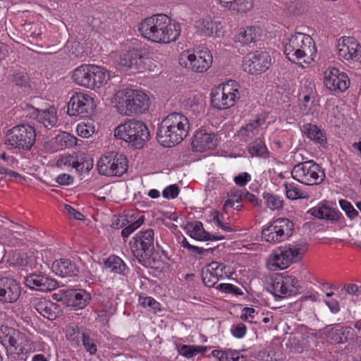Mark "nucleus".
I'll return each instance as SVG.
<instances>
[{
	"label": "nucleus",
	"mask_w": 361,
	"mask_h": 361,
	"mask_svg": "<svg viewBox=\"0 0 361 361\" xmlns=\"http://www.w3.org/2000/svg\"><path fill=\"white\" fill-rule=\"evenodd\" d=\"M61 312V309L59 305L51 301V305H47V308L40 314L49 320L53 321L56 319Z\"/></svg>",
	"instance_id": "46"
},
{
	"label": "nucleus",
	"mask_w": 361,
	"mask_h": 361,
	"mask_svg": "<svg viewBox=\"0 0 361 361\" xmlns=\"http://www.w3.org/2000/svg\"><path fill=\"white\" fill-rule=\"evenodd\" d=\"M23 338V334L13 328L7 326L0 327V343L8 355H20L23 353V348L19 343Z\"/></svg>",
	"instance_id": "15"
},
{
	"label": "nucleus",
	"mask_w": 361,
	"mask_h": 361,
	"mask_svg": "<svg viewBox=\"0 0 361 361\" xmlns=\"http://www.w3.org/2000/svg\"><path fill=\"white\" fill-rule=\"evenodd\" d=\"M196 23L201 35L205 37H211L214 33H217L221 25L220 23L213 20L210 17L202 18Z\"/></svg>",
	"instance_id": "34"
},
{
	"label": "nucleus",
	"mask_w": 361,
	"mask_h": 361,
	"mask_svg": "<svg viewBox=\"0 0 361 361\" xmlns=\"http://www.w3.org/2000/svg\"><path fill=\"white\" fill-rule=\"evenodd\" d=\"M309 213L313 216L326 219L331 221H336L339 219V212L324 204H319L318 207H312Z\"/></svg>",
	"instance_id": "32"
},
{
	"label": "nucleus",
	"mask_w": 361,
	"mask_h": 361,
	"mask_svg": "<svg viewBox=\"0 0 361 361\" xmlns=\"http://www.w3.org/2000/svg\"><path fill=\"white\" fill-rule=\"evenodd\" d=\"M326 334L327 338L336 343H344L348 340H355L357 338L353 329L350 326H344L341 324H334L326 327Z\"/></svg>",
	"instance_id": "22"
},
{
	"label": "nucleus",
	"mask_w": 361,
	"mask_h": 361,
	"mask_svg": "<svg viewBox=\"0 0 361 361\" xmlns=\"http://www.w3.org/2000/svg\"><path fill=\"white\" fill-rule=\"evenodd\" d=\"M81 341L85 350L90 355H94L97 352V347L94 341L90 336L89 332L83 331L81 333Z\"/></svg>",
	"instance_id": "41"
},
{
	"label": "nucleus",
	"mask_w": 361,
	"mask_h": 361,
	"mask_svg": "<svg viewBox=\"0 0 361 361\" xmlns=\"http://www.w3.org/2000/svg\"><path fill=\"white\" fill-rule=\"evenodd\" d=\"M126 157L116 152H111L102 156L97 162L98 171L106 176H121L128 170Z\"/></svg>",
	"instance_id": "11"
},
{
	"label": "nucleus",
	"mask_w": 361,
	"mask_h": 361,
	"mask_svg": "<svg viewBox=\"0 0 361 361\" xmlns=\"http://www.w3.org/2000/svg\"><path fill=\"white\" fill-rule=\"evenodd\" d=\"M47 305H51V301L45 298L36 299L34 301L35 309L39 314L42 313L46 307L47 308Z\"/></svg>",
	"instance_id": "61"
},
{
	"label": "nucleus",
	"mask_w": 361,
	"mask_h": 361,
	"mask_svg": "<svg viewBox=\"0 0 361 361\" xmlns=\"http://www.w3.org/2000/svg\"><path fill=\"white\" fill-rule=\"evenodd\" d=\"M20 295V288L16 280L0 278V301L7 303L16 302Z\"/></svg>",
	"instance_id": "21"
},
{
	"label": "nucleus",
	"mask_w": 361,
	"mask_h": 361,
	"mask_svg": "<svg viewBox=\"0 0 361 361\" xmlns=\"http://www.w3.org/2000/svg\"><path fill=\"white\" fill-rule=\"evenodd\" d=\"M202 279L204 284L207 287H213L219 281L218 273H215L204 269L202 271Z\"/></svg>",
	"instance_id": "45"
},
{
	"label": "nucleus",
	"mask_w": 361,
	"mask_h": 361,
	"mask_svg": "<svg viewBox=\"0 0 361 361\" xmlns=\"http://www.w3.org/2000/svg\"><path fill=\"white\" fill-rule=\"evenodd\" d=\"M51 269L62 278L77 276L80 272V267L77 263L69 259L54 261L52 263Z\"/></svg>",
	"instance_id": "25"
},
{
	"label": "nucleus",
	"mask_w": 361,
	"mask_h": 361,
	"mask_svg": "<svg viewBox=\"0 0 361 361\" xmlns=\"http://www.w3.org/2000/svg\"><path fill=\"white\" fill-rule=\"evenodd\" d=\"M92 89L99 88L110 78L109 73L104 68L92 65Z\"/></svg>",
	"instance_id": "35"
},
{
	"label": "nucleus",
	"mask_w": 361,
	"mask_h": 361,
	"mask_svg": "<svg viewBox=\"0 0 361 361\" xmlns=\"http://www.w3.org/2000/svg\"><path fill=\"white\" fill-rule=\"evenodd\" d=\"M11 82L17 87L27 91L30 89V77L25 72L16 71L12 75Z\"/></svg>",
	"instance_id": "39"
},
{
	"label": "nucleus",
	"mask_w": 361,
	"mask_h": 361,
	"mask_svg": "<svg viewBox=\"0 0 361 361\" xmlns=\"http://www.w3.org/2000/svg\"><path fill=\"white\" fill-rule=\"evenodd\" d=\"M265 203L270 209L276 210L281 209L283 206V200L276 195L265 192L262 195Z\"/></svg>",
	"instance_id": "40"
},
{
	"label": "nucleus",
	"mask_w": 361,
	"mask_h": 361,
	"mask_svg": "<svg viewBox=\"0 0 361 361\" xmlns=\"http://www.w3.org/2000/svg\"><path fill=\"white\" fill-rule=\"evenodd\" d=\"M291 176L297 181L307 185L321 184L326 178L320 166L313 160L295 165L291 171Z\"/></svg>",
	"instance_id": "9"
},
{
	"label": "nucleus",
	"mask_w": 361,
	"mask_h": 361,
	"mask_svg": "<svg viewBox=\"0 0 361 361\" xmlns=\"http://www.w3.org/2000/svg\"><path fill=\"white\" fill-rule=\"evenodd\" d=\"M271 64V58L265 51L249 53L244 58L243 68L250 74H259L266 71Z\"/></svg>",
	"instance_id": "14"
},
{
	"label": "nucleus",
	"mask_w": 361,
	"mask_h": 361,
	"mask_svg": "<svg viewBox=\"0 0 361 361\" xmlns=\"http://www.w3.org/2000/svg\"><path fill=\"white\" fill-rule=\"evenodd\" d=\"M189 128V121L185 116L180 113H171L159 124L157 140L166 147L175 146L187 137Z\"/></svg>",
	"instance_id": "2"
},
{
	"label": "nucleus",
	"mask_w": 361,
	"mask_h": 361,
	"mask_svg": "<svg viewBox=\"0 0 361 361\" xmlns=\"http://www.w3.org/2000/svg\"><path fill=\"white\" fill-rule=\"evenodd\" d=\"M216 288L219 290L226 293H232L235 295H243V292L240 288L231 283H221L218 285Z\"/></svg>",
	"instance_id": "51"
},
{
	"label": "nucleus",
	"mask_w": 361,
	"mask_h": 361,
	"mask_svg": "<svg viewBox=\"0 0 361 361\" xmlns=\"http://www.w3.org/2000/svg\"><path fill=\"white\" fill-rule=\"evenodd\" d=\"M77 133L82 137H89L94 133V127L90 122H82L77 126Z\"/></svg>",
	"instance_id": "48"
},
{
	"label": "nucleus",
	"mask_w": 361,
	"mask_h": 361,
	"mask_svg": "<svg viewBox=\"0 0 361 361\" xmlns=\"http://www.w3.org/2000/svg\"><path fill=\"white\" fill-rule=\"evenodd\" d=\"M154 235L153 229L140 231L130 243L133 256L142 265L145 266L147 261L152 257L154 252Z\"/></svg>",
	"instance_id": "7"
},
{
	"label": "nucleus",
	"mask_w": 361,
	"mask_h": 361,
	"mask_svg": "<svg viewBox=\"0 0 361 361\" xmlns=\"http://www.w3.org/2000/svg\"><path fill=\"white\" fill-rule=\"evenodd\" d=\"M67 114L70 116L87 117L92 114L96 105L92 97L81 92L75 93L68 102Z\"/></svg>",
	"instance_id": "12"
},
{
	"label": "nucleus",
	"mask_w": 361,
	"mask_h": 361,
	"mask_svg": "<svg viewBox=\"0 0 361 361\" xmlns=\"http://www.w3.org/2000/svg\"><path fill=\"white\" fill-rule=\"evenodd\" d=\"M68 305L77 309H83L88 305L91 294L85 289H71L65 293Z\"/></svg>",
	"instance_id": "26"
},
{
	"label": "nucleus",
	"mask_w": 361,
	"mask_h": 361,
	"mask_svg": "<svg viewBox=\"0 0 361 361\" xmlns=\"http://www.w3.org/2000/svg\"><path fill=\"white\" fill-rule=\"evenodd\" d=\"M339 204L346 215L351 219L358 216V212L353 207L352 204L346 200H340Z\"/></svg>",
	"instance_id": "50"
},
{
	"label": "nucleus",
	"mask_w": 361,
	"mask_h": 361,
	"mask_svg": "<svg viewBox=\"0 0 361 361\" xmlns=\"http://www.w3.org/2000/svg\"><path fill=\"white\" fill-rule=\"evenodd\" d=\"M233 180L237 185L243 187L251 180V176L247 172H243L235 176Z\"/></svg>",
	"instance_id": "59"
},
{
	"label": "nucleus",
	"mask_w": 361,
	"mask_h": 361,
	"mask_svg": "<svg viewBox=\"0 0 361 361\" xmlns=\"http://www.w3.org/2000/svg\"><path fill=\"white\" fill-rule=\"evenodd\" d=\"M24 283L30 289L42 292L53 290L58 286L55 279L42 274H30L27 275L25 277Z\"/></svg>",
	"instance_id": "20"
},
{
	"label": "nucleus",
	"mask_w": 361,
	"mask_h": 361,
	"mask_svg": "<svg viewBox=\"0 0 361 361\" xmlns=\"http://www.w3.org/2000/svg\"><path fill=\"white\" fill-rule=\"evenodd\" d=\"M79 161L80 166L77 167V172L81 174L84 171L89 172L93 167V161L92 159H88L83 154H80Z\"/></svg>",
	"instance_id": "53"
},
{
	"label": "nucleus",
	"mask_w": 361,
	"mask_h": 361,
	"mask_svg": "<svg viewBox=\"0 0 361 361\" xmlns=\"http://www.w3.org/2000/svg\"><path fill=\"white\" fill-rule=\"evenodd\" d=\"M302 131L307 138L314 143L319 144L322 147H324L327 144L326 133L317 125L305 123L302 126Z\"/></svg>",
	"instance_id": "31"
},
{
	"label": "nucleus",
	"mask_w": 361,
	"mask_h": 361,
	"mask_svg": "<svg viewBox=\"0 0 361 361\" xmlns=\"http://www.w3.org/2000/svg\"><path fill=\"white\" fill-rule=\"evenodd\" d=\"M81 333L79 327L77 326L69 327L66 331L67 339L75 343L76 345H79Z\"/></svg>",
	"instance_id": "52"
},
{
	"label": "nucleus",
	"mask_w": 361,
	"mask_h": 361,
	"mask_svg": "<svg viewBox=\"0 0 361 361\" xmlns=\"http://www.w3.org/2000/svg\"><path fill=\"white\" fill-rule=\"evenodd\" d=\"M147 95L140 90H126L116 105L118 111L123 116L142 114L149 108Z\"/></svg>",
	"instance_id": "6"
},
{
	"label": "nucleus",
	"mask_w": 361,
	"mask_h": 361,
	"mask_svg": "<svg viewBox=\"0 0 361 361\" xmlns=\"http://www.w3.org/2000/svg\"><path fill=\"white\" fill-rule=\"evenodd\" d=\"M185 229L186 233L192 238L197 240H220L224 239V235L218 234L211 235L208 231H206L204 228L202 223L200 221H195L188 223Z\"/></svg>",
	"instance_id": "27"
},
{
	"label": "nucleus",
	"mask_w": 361,
	"mask_h": 361,
	"mask_svg": "<svg viewBox=\"0 0 361 361\" xmlns=\"http://www.w3.org/2000/svg\"><path fill=\"white\" fill-rule=\"evenodd\" d=\"M255 310L253 307H244L243 309V314L240 316V319L244 321H248L253 322L252 319H255Z\"/></svg>",
	"instance_id": "62"
},
{
	"label": "nucleus",
	"mask_w": 361,
	"mask_h": 361,
	"mask_svg": "<svg viewBox=\"0 0 361 361\" xmlns=\"http://www.w3.org/2000/svg\"><path fill=\"white\" fill-rule=\"evenodd\" d=\"M284 54L290 61H299L300 63L310 64L316 56L317 49L310 35L298 32L291 36L286 44Z\"/></svg>",
	"instance_id": "3"
},
{
	"label": "nucleus",
	"mask_w": 361,
	"mask_h": 361,
	"mask_svg": "<svg viewBox=\"0 0 361 361\" xmlns=\"http://www.w3.org/2000/svg\"><path fill=\"white\" fill-rule=\"evenodd\" d=\"M259 28L255 26L240 28L235 36V39L243 44L250 46L259 39Z\"/></svg>",
	"instance_id": "30"
},
{
	"label": "nucleus",
	"mask_w": 361,
	"mask_h": 361,
	"mask_svg": "<svg viewBox=\"0 0 361 361\" xmlns=\"http://www.w3.org/2000/svg\"><path fill=\"white\" fill-rule=\"evenodd\" d=\"M73 177L67 173H61L56 178V182L61 185H69L73 182Z\"/></svg>",
	"instance_id": "64"
},
{
	"label": "nucleus",
	"mask_w": 361,
	"mask_h": 361,
	"mask_svg": "<svg viewBox=\"0 0 361 361\" xmlns=\"http://www.w3.org/2000/svg\"><path fill=\"white\" fill-rule=\"evenodd\" d=\"M247 332V327L243 323L233 324L231 327V334L237 338H242Z\"/></svg>",
	"instance_id": "54"
},
{
	"label": "nucleus",
	"mask_w": 361,
	"mask_h": 361,
	"mask_svg": "<svg viewBox=\"0 0 361 361\" xmlns=\"http://www.w3.org/2000/svg\"><path fill=\"white\" fill-rule=\"evenodd\" d=\"M324 85L330 90L337 93L345 92L350 85V80L344 72L336 68H331L325 71Z\"/></svg>",
	"instance_id": "17"
},
{
	"label": "nucleus",
	"mask_w": 361,
	"mask_h": 361,
	"mask_svg": "<svg viewBox=\"0 0 361 361\" xmlns=\"http://www.w3.org/2000/svg\"><path fill=\"white\" fill-rule=\"evenodd\" d=\"M129 223L130 221L127 219V218L125 216H115L112 220L111 226L114 228L119 229L121 228L126 226Z\"/></svg>",
	"instance_id": "60"
},
{
	"label": "nucleus",
	"mask_w": 361,
	"mask_h": 361,
	"mask_svg": "<svg viewBox=\"0 0 361 361\" xmlns=\"http://www.w3.org/2000/svg\"><path fill=\"white\" fill-rule=\"evenodd\" d=\"M284 186L287 198L295 200L305 197L303 192L295 183H285Z\"/></svg>",
	"instance_id": "44"
},
{
	"label": "nucleus",
	"mask_w": 361,
	"mask_h": 361,
	"mask_svg": "<svg viewBox=\"0 0 361 361\" xmlns=\"http://www.w3.org/2000/svg\"><path fill=\"white\" fill-rule=\"evenodd\" d=\"M141 35L153 42L168 44L175 42L180 34L179 23L171 22L165 14H157L146 18L138 25Z\"/></svg>",
	"instance_id": "1"
},
{
	"label": "nucleus",
	"mask_w": 361,
	"mask_h": 361,
	"mask_svg": "<svg viewBox=\"0 0 361 361\" xmlns=\"http://www.w3.org/2000/svg\"><path fill=\"white\" fill-rule=\"evenodd\" d=\"M242 202H250L254 206H259L261 203V200H259L254 194L250 193L247 190H244Z\"/></svg>",
	"instance_id": "58"
},
{
	"label": "nucleus",
	"mask_w": 361,
	"mask_h": 361,
	"mask_svg": "<svg viewBox=\"0 0 361 361\" xmlns=\"http://www.w3.org/2000/svg\"><path fill=\"white\" fill-rule=\"evenodd\" d=\"M144 57L137 49H132L120 54L118 61L119 67L128 71L130 68L140 69L144 66Z\"/></svg>",
	"instance_id": "23"
},
{
	"label": "nucleus",
	"mask_w": 361,
	"mask_h": 361,
	"mask_svg": "<svg viewBox=\"0 0 361 361\" xmlns=\"http://www.w3.org/2000/svg\"><path fill=\"white\" fill-rule=\"evenodd\" d=\"M299 101L300 109L303 114H313L316 111L317 104L314 92L312 88L305 86L299 94Z\"/></svg>",
	"instance_id": "28"
},
{
	"label": "nucleus",
	"mask_w": 361,
	"mask_h": 361,
	"mask_svg": "<svg viewBox=\"0 0 361 361\" xmlns=\"http://www.w3.org/2000/svg\"><path fill=\"white\" fill-rule=\"evenodd\" d=\"M37 121L48 129L56 126L58 122L56 109L54 106H49L47 109L42 110Z\"/></svg>",
	"instance_id": "36"
},
{
	"label": "nucleus",
	"mask_w": 361,
	"mask_h": 361,
	"mask_svg": "<svg viewBox=\"0 0 361 361\" xmlns=\"http://www.w3.org/2000/svg\"><path fill=\"white\" fill-rule=\"evenodd\" d=\"M8 262L12 267H25L28 264V257L23 252H13L8 256Z\"/></svg>",
	"instance_id": "42"
},
{
	"label": "nucleus",
	"mask_w": 361,
	"mask_h": 361,
	"mask_svg": "<svg viewBox=\"0 0 361 361\" xmlns=\"http://www.w3.org/2000/svg\"><path fill=\"white\" fill-rule=\"evenodd\" d=\"M302 255L299 245L288 244L281 246L273 254L274 265L279 269H284L291 264L298 262Z\"/></svg>",
	"instance_id": "13"
},
{
	"label": "nucleus",
	"mask_w": 361,
	"mask_h": 361,
	"mask_svg": "<svg viewBox=\"0 0 361 361\" xmlns=\"http://www.w3.org/2000/svg\"><path fill=\"white\" fill-rule=\"evenodd\" d=\"M104 267L110 271L115 274L127 276L130 272V269L125 262L118 256L111 255L104 261Z\"/></svg>",
	"instance_id": "33"
},
{
	"label": "nucleus",
	"mask_w": 361,
	"mask_h": 361,
	"mask_svg": "<svg viewBox=\"0 0 361 361\" xmlns=\"http://www.w3.org/2000/svg\"><path fill=\"white\" fill-rule=\"evenodd\" d=\"M293 231L294 224L290 220L278 218L262 230V238L268 243L275 244L288 240Z\"/></svg>",
	"instance_id": "10"
},
{
	"label": "nucleus",
	"mask_w": 361,
	"mask_h": 361,
	"mask_svg": "<svg viewBox=\"0 0 361 361\" xmlns=\"http://www.w3.org/2000/svg\"><path fill=\"white\" fill-rule=\"evenodd\" d=\"M179 188L173 184L166 187L162 192V195L166 199H174L179 194Z\"/></svg>",
	"instance_id": "56"
},
{
	"label": "nucleus",
	"mask_w": 361,
	"mask_h": 361,
	"mask_svg": "<svg viewBox=\"0 0 361 361\" xmlns=\"http://www.w3.org/2000/svg\"><path fill=\"white\" fill-rule=\"evenodd\" d=\"M64 208L67 214L69 215L70 218H73L76 220L85 219L83 214H81L80 212L75 210L71 205L66 204Z\"/></svg>",
	"instance_id": "63"
},
{
	"label": "nucleus",
	"mask_w": 361,
	"mask_h": 361,
	"mask_svg": "<svg viewBox=\"0 0 361 361\" xmlns=\"http://www.w3.org/2000/svg\"><path fill=\"white\" fill-rule=\"evenodd\" d=\"M262 121L261 120L257 119L246 124L238 131V136L240 137L242 140L247 142V138H251L257 134L259 127L262 125Z\"/></svg>",
	"instance_id": "38"
},
{
	"label": "nucleus",
	"mask_w": 361,
	"mask_h": 361,
	"mask_svg": "<svg viewBox=\"0 0 361 361\" xmlns=\"http://www.w3.org/2000/svg\"><path fill=\"white\" fill-rule=\"evenodd\" d=\"M195 351V345H182L178 349L179 354L187 358H192L196 355Z\"/></svg>",
	"instance_id": "57"
},
{
	"label": "nucleus",
	"mask_w": 361,
	"mask_h": 361,
	"mask_svg": "<svg viewBox=\"0 0 361 361\" xmlns=\"http://www.w3.org/2000/svg\"><path fill=\"white\" fill-rule=\"evenodd\" d=\"M93 73L92 65L82 64L74 70L72 78L78 85L92 89V86H93L92 85Z\"/></svg>",
	"instance_id": "29"
},
{
	"label": "nucleus",
	"mask_w": 361,
	"mask_h": 361,
	"mask_svg": "<svg viewBox=\"0 0 361 361\" xmlns=\"http://www.w3.org/2000/svg\"><path fill=\"white\" fill-rule=\"evenodd\" d=\"M144 221L145 217L142 215L135 221H133L129 224H128L121 231V236L123 238H127L133 232L142 226Z\"/></svg>",
	"instance_id": "47"
},
{
	"label": "nucleus",
	"mask_w": 361,
	"mask_h": 361,
	"mask_svg": "<svg viewBox=\"0 0 361 361\" xmlns=\"http://www.w3.org/2000/svg\"><path fill=\"white\" fill-rule=\"evenodd\" d=\"M188 63L186 66L194 72H205L212 65L213 57L207 48H202L195 54H189L187 56Z\"/></svg>",
	"instance_id": "18"
},
{
	"label": "nucleus",
	"mask_w": 361,
	"mask_h": 361,
	"mask_svg": "<svg viewBox=\"0 0 361 361\" xmlns=\"http://www.w3.org/2000/svg\"><path fill=\"white\" fill-rule=\"evenodd\" d=\"M338 53L345 60L361 62V46L353 37H342L338 43Z\"/></svg>",
	"instance_id": "19"
},
{
	"label": "nucleus",
	"mask_w": 361,
	"mask_h": 361,
	"mask_svg": "<svg viewBox=\"0 0 361 361\" xmlns=\"http://www.w3.org/2000/svg\"><path fill=\"white\" fill-rule=\"evenodd\" d=\"M79 158L80 154L62 157L57 161V165L60 166H71L77 171V167L80 166L79 161H81V159Z\"/></svg>",
	"instance_id": "43"
},
{
	"label": "nucleus",
	"mask_w": 361,
	"mask_h": 361,
	"mask_svg": "<svg viewBox=\"0 0 361 361\" xmlns=\"http://www.w3.org/2000/svg\"><path fill=\"white\" fill-rule=\"evenodd\" d=\"M217 138L214 133H208L204 129L199 130L195 135L192 147L195 151L204 152L214 149L216 145Z\"/></svg>",
	"instance_id": "24"
},
{
	"label": "nucleus",
	"mask_w": 361,
	"mask_h": 361,
	"mask_svg": "<svg viewBox=\"0 0 361 361\" xmlns=\"http://www.w3.org/2000/svg\"><path fill=\"white\" fill-rule=\"evenodd\" d=\"M247 150L252 157H257L266 158L269 154V151L265 145L264 141L260 137L250 142L247 146Z\"/></svg>",
	"instance_id": "37"
},
{
	"label": "nucleus",
	"mask_w": 361,
	"mask_h": 361,
	"mask_svg": "<svg viewBox=\"0 0 361 361\" xmlns=\"http://www.w3.org/2000/svg\"><path fill=\"white\" fill-rule=\"evenodd\" d=\"M239 85L234 80H229L211 92L212 106L219 110H225L233 106L240 97Z\"/></svg>",
	"instance_id": "8"
},
{
	"label": "nucleus",
	"mask_w": 361,
	"mask_h": 361,
	"mask_svg": "<svg viewBox=\"0 0 361 361\" xmlns=\"http://www.w3.org/2000/svg\"><path fill=\"white\" fill-rule=\"evenodd\" d=\"M299 287V281L295 276L281 275L274 279L270 291L275 297L283 298L295 295Z\"/></svg>",
	"instance_id": "16"
},
{
	"label": "nucleus",
	"mask_w": 361,
	"mask_h": 361,
	"mask_svg": "<svg viewBox=\"0 0 361 361\" xmlns=\"http://www.w3.org/2000/svg\"><path fill=\"white\" fill-rule=\"evenodd\" d=\"M251 0H235L231 2V7L238 13H245L252 8Z\"/></svg>",
	"instance_id": "49"
},
{
	"label": "nucleus",
	"mask_w": 361,
	"mask_h": 361,
	"mask_svg": "<svg viewBox=\"0 0 361 361\" xmlns=\"http://www.w3.org/2000/svg\"><path fill=\"white\" fill-rule=\"evenodd\" d=\"M139 302L142 307H149L154 310L159 309V302L152 297H140Z\"/></svg>",
	"instance_id": "55"
},
{
	"label": "nucleus",
	"mask_w": 361,
	"mask_h": 361,
	"mask_svg": "<svg viewBox=\"0 0 361 361\" xmlns=\"http://www.w3.org/2000/svg\"><path fill=\"white\" fill-rule=\"evenodd\" d=\"M37 130L30 124H19L11 128L6 134V144L10 149L18 152H30L35 145Z\"/></svg>",
	"instance_id": "5"
},
{
	"label": "nucleus",
	"mask_w": 361,
	"mask_h": 361,
	"mask_svg": "<svg viewBox=\"0 0 361 361\" xmlns=\"http://www.w3.org/2000/svg\"><path fill=\"white\" fill-rule=\"evenodd\" d=\"M114 136L140 149L148 140L149 131L144 122L136 119H128L114 129Z\"/></svg>",
	"instance_id": "4"
}]
</instances>
